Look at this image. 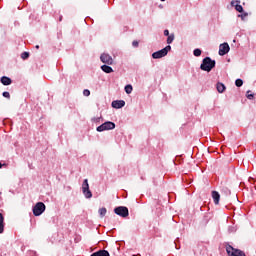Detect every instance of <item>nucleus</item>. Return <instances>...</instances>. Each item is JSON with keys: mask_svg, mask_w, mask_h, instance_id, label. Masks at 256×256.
I'll return each mask as SVG.
<instances>
[{"mask_svg": "<svg viewBox=\"0 0 256 256\" xmlns=\"http://www.w3.org/2000/svg\"><path fill=\"white\" fill-rule=\"evenodd\" d=\"M214 67H215V60H212L211 58L206 57L203 59L200 69L202 71H207L209 73V71L214 69Z\"/></svg>", "mask_w": 256, "mask_h": 256, "instance_id": "1", "label": "nucleus"}, {"mask_svg": "<svg viewBox=\"0 0 256 256\" xmlns=\"http://www.w3.org/2000/svg\"><path fill=\"white\" fill-rule=\"evenodd\" d=\"M112 129H115V123H113L111 121H107V122L101 124L100 126H98L96 128V131L101 133L103 131H111Z\"/></svg>", "mask_w": 256, "mask_h": 256, "instance_id": "2", "label": "nucleus"}, {"mask_svg": "<svg viewBox=\"0 0 256 256\" xmlns=\"http://www.w3.org/2000/svg\"><path fill=\"white\" fill-rule=\"evenodd\" d=\"M82 192L86 199H91L93 197V193L89 189V180L85 179L82 183Z\"/></svg>", "mask_w": 256, "mask_h": 256, "instance_id": "3", "label": "nucleus"}, {"mask_svg": "<svg viewBox=\"0 0 256 256\" xmlns=\"http://www.w3.org/2000/svg\"><path fill=\"white\" fill-rule=\"evenodd\" d=\"M33 213L35 217H39V215H43V213H45V204L43 202H38L33 207Z\"/></svg>", "mask_w": 256, "mask_h": 256, "instance_id": "4", "label": "nucleus"}, {"mask_svg": "<svg viewBox=\"0 0 256 256\" xmlns=\"http://www.w3.org/2000/svg\"><path fill=\"white\" fill-rule=\"evenodd\" d=\"M226 252L229 256H246L245 252L239 250V249H235L233 248V246L228 245L226 247Z\"/></svg>", "mask_w": 256, "mask_h": 256, "instance_id": "5", "label": "nucleus"}, {"mask_svg": "<svg viewBox=\"0 0 256 256\" xmlns=\"http://www.w3.org/2000/svg\"><path fill=\"white\" fill-rule=\"evenodd\" d=\"M170 49H171V46L168 45L164 49L154 52L152 54L153 59H161V58L165 57L169 53Z\"/></svg>", "mask_w": 256, "mask_h": 256, "instance_id": "6", "label": "nucleus"}, {"mask_svg": "<svg viewBox=\"0 0 256 256\" xmlns=\"http://www.w3.org/2000/svg\"><path fill=\"white\" fill-rule=\"evenodd\" d=\"M114 213L120 217H129V209L125 206L116 207Z\"/></svg>", "mask_w": 256, "mask_h": 256, "instance_id": "7", "label": "nucleus"}, {"mask_svg": "<svg viewBox=\"0 0 256 256\" xmlns=\"http://www.w3.org/2000/svg\"><path fill=\"white\" fill-rule=\"evenodd\" d=\"M100 61H102V63H105L106 65H113V57L106 53L100 56Z\"/></svg>", "mask_w": 256, "mask_h": 256, "instance_id": "8", "label": "nucleus"}, {"mask_svg": "<svg viewBox=\"0 0 256 256\" xmlns=\"http://www.w3.org/2000/svg\"><path fill=\"white\" fill-rule=\"evenodd\" d=\"M229 44L228 43H223L220 44L219 46V55L223 56V55H227V53H229Z\"/></svg>", "mask_w": 256, "mask_h": 256, "instance_id": "9", "label": "nucleus"}, {"mask_svg": "<svg viewBox=\"0 0 256 256\" xmlns=\"http://www.w3.org/2000/svg\"><path fill=\"white\" fill-rule=\"evenodd\" d=\"M112 107L114 109H121V108L125 107V102L123 100H114L112 102Z\"/></svg>", "mask_w": 256, "mask_h": 256, "instance_id": "10", "label": "nucleus"}, {"mask_svg": "<svg viewBox=\"0 0 256 256\" xmlns=\"http://www.w3.org/2000/svg\"><path fill=\"white\" fill-rule=\"evenodd\" d=\"M212 198H213L215 205H219V201L221 199V195H219V192L212 191Z\"/></svg>", "mask_w": 256, "mask_h": 256, "instance_id": "11", "label": "nucleus"}, {"mask_svg": "<svg viewBox=\"0 0 256 256\" xmlns=\"http://www.w3.org/2000/svg\"><path fill=\"white\" fill-rule=\"evenodd\" d=\"M3 231H5V218L3 214L0 213V233H3Z\"/></svg>", "mask_w": 256, "mask_h": 256, "instance_id": "12", "label": "nucleus"}, {"mask_svg": "<svg viewBox=\"0 0 256 256\" xmlns=\"http://www.w3.org/2000/svg\"><path fill=\"white\" fill-rule=\"evenodd\" d=\"M1 83H2V85H11L12 81H11V78H9L7 76H3L1 78Z\"/></svg>", "mask_w": 256, "mask_h": 256, "instance_id": "13", "label": "nucleus"}, {"mask_svg": "<svg viewBox=\"0 0 256 256\" xmlns=\"http://www.w3.org/2000/svg\"><path fill=\"white\" fill-rule=\"evenodd\" d=\"M216 89H217L218 93H224L225 85L221 82H218L216 85Z\"/></svg>", "mask_w": 256, "mask_h": 256, "instance_id": "14", "label": "nucleus"}, {"mask_svg": "<svg viewBox=\"0 0 256 256\" xmlns=\"http://www.w3.org/2000/svg\"><path fill=\"white\" fill-rule=\"evenodd\" d=\"M101 69H102V71H104V73H113V68H111V66L102 65Z\"/></svg>", "mask_w": 256, "mask_h": 256, "instance_id": "15", "label": "nucleus"}, {"mask_svg": "<svg viewBox=\"0 0 256 256\" xmlns=\"http://www.w3.org/2000/svg\"><path fill=\"white\" fill-rule=\"evenodd\" d=\"M125 92L127 93V95H130V93L133 92V86H131V84L126 85Z\"/></svg>", "mask_w": 256, "mask_h": 256, "instance_id": "16", "label": "nucleus"}, {"mask_svg": "<svg viewBox=\"0 0 256 256\" xmlns=\"http://www.w3.org/2000/svg\"><path fill=\"white\" fill-rule=\"evenodd\" d=\"M99 215L100 217H105V215H107V208H100Z\"/></svg>", "mask_w": 256, "mask_h": 256, "instance_id": "17", "label": "nucleus"}, {"mask_svg": "<svg viewBox=\"0 0 256 256\" xmlns=\"http://www.w3.org/2000/svg\"><path fill=\"white\" fill-rule=\"evenodd\" d=\"M195 57H201V49L197 48L193 51Z\"/></svg>", "mask_w": 256, "mask_h": 256, "instance_id": "18", "label": "nucleus"}, {"mask_svg": "<svg viewBox=\"0 0 256 256\" xmlns=\"http://www.w3.org/2000/svg\"><path fill=\"white\" fill-rule=\"evenodd\" d=\"M235 85H236V87H243V80L237 79V80L235 81Z\"/></svg>", "mask_w": 256, "mask_h": 256, "instance_id": "19", "label": "nucleus"}, {"mask_svg": "<svg viewBox=\"0 0 256 256\" xmlns=\"http://www.w3.org/2000/svg\"><path fill=\"white\" fill-rule=\"evenodd\" d=\"M174 39H175V37L173 35L168 36V38H167L168 45H171V43H173Z\"/></svg>", "mask_w": 256, "mask_h": 256, "instance_id": "20", "label": "nucleus"}, {"mask_svg": "<svg viewBox=\"0 0 256 256\" xmlns=\"http://www.w3.org/2000/svg\"><path fill=\"white\" fill-rule=\"evenodd\" d=\"M21 59L25 60V59H29V52H23L21 54Z\"/></svg>", "mask_w": 256, "mask_h": 256, "instance_id": "21", "label": "nucleus"}, {"mask_svg": "<svg viewBox=\"0 0 256 256\" xmlns=\"http://www.w3.org/2000/svg\"><path fill=\"white\" fill-rule=\"evenodd\" d=\"M235 9H236V11H238V13H243V6L236 5Z\"/></svg>", "mask_w": 256, "mask_h": 256, "instance_id": "22", "label": "nucleus"}, {"mask_svg": "<svg viewBox=\"0 0 256 256\" xmlns=\"http://www.w3.org/2000/svg\"><path fill=\"white\" fill-rule=\"evenodd\" d=\"M83 95H84V97H89V95H91V91H89V89H85L83 91Z\"/></svg>", "mask_w": 256, "mask_h": 256, "instance_id": "23", "label": "nucleus"}, {"mask_svg": "<svg viewBox=\"0 0 256 256\" xmlns=\"http://www.w3.org/2000/svg\"><path fill=\"white\" fill-rule=\"evenodd\" d=\"M3 97H5L6 99H11V94H9V92H3Z\"/></svg>", "mask_w": 256, "mask_h": 256, "instance_id": "24", "label": "nucleus"}, {"mask_svg": "<svg viewBox=\"0 0 256 256\" xmlns=\"http://www.w3.org/2000/svg\"><path fill=\"white\" fill-rule=\"evenodd\" d=\"M251 93V91L247 92V99H253V94H249Z\"/></svg>", "mask_w": 256, "mask_h": 256, "instance_id": "25", "label": "nucleus"}, {"mask_svg": "<svg viewBox=\"0 0 256 256\" xmlns=\"http://www.w3.org/2000/svg\"><path fill=\"white\" fill-rule=\"evenodd\" d=\"M132 45H133V47H139V42L133 41V42H132Z\"/></svg>", "mask_w": 256, "mask_h": 256, "instance_id": "26", "label": "nucleus"}, {"mask_svg": "<svg viewBox=\"0 0 256 256\" xmlns=\"http://www.w3.org/2000/svg\"><path fill=\"white\" fill-rule=\"evenodd\" d=\"M164 35H165V37H169V30H165Z\"/></svg>", "mask_w": 256, "mask_h": 256, "instance_id": "27", "label": "nucleus"}, {"mask_svg": "<svg viewBox=\"0 0 256 256\" xmlns=\"http://www.w3.org/2000/svg\"><path fill=\"white\" fill-rule=\"evenodd\" d=\"M99 119H100V118H94L93 121H94V122H97V121H99Z\"/></svg>", "mask_w": 256, "mask_h": 256, "instance_id": "28", "label": "nucleus"}, {"mask_svg": "<svg viewBox=\"0 0 256 256\" xmlns=\"http://www.w3.org/2000/svg\"><path fill=\"white\" fill-rule=\"evenodd\" d=\"M1 167H3V164H1V162H0V169H1Z\"/></svg>", "mask_w": 256, "mask_h": 256, "instance_id": "29", "label": "nucleus"}, {"mask_svg": "<svg viewBox=\"0 0 256 256\" xmlns=\"http://www.w3.org/2000/svg\"><path fill=\"white\" fill-rule=\"evenodd\" d=\"M36 49H39V46H36Z\"/></svg>", "mask_w": 256, "mask_h": 256, "instance_id": "30", "label": "nucleus"}, {"mask_svg": "<svg viewBox=\"0 0 256 256\" xmlns=\"http://www.w3.org/2000/svg\"><path fill=\"white\" fill-rule=\"evenodd\" d=\"M161 1H165V0H161Z\"/></svg>", "mask_w": 256, "mask_h": 256, "instance_id": "31", "label": "nucleus"}]
</instances>
